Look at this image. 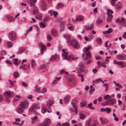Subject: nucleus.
I'll list each match as a JSON object with an SVG mask.
<instances>
[{
  "label": "nucleus",
  "instance_id": "53",
  "mask_svg": "<svg viewBox=\"0 0 126 126\" xmlns=\"http://www.w3.org/2000/svg\"><path fill=\"white\" fill-rule=\"evenodd\" d=\"M47 90V88H44L40 92V93H44L46 92Z\"/></svg>",
  "mask_w": 126,
  "mask_h": 126
},
{
  "label": "nucleus",
  "instance_id": "23",
  "mask_svg": "<svg viewBox=\"0 0 126 126\" xmlns=\"http://www.w3.org/2000/svg\"><path fill=\"white\" fill-rule=\"evenodd\" d=\"M87 105V102L84 100L82 101L80 103V106L81 107H84Z\"/></svg>",
  "mask_w": 126,
  "mask_h": 126
},
{
  "label": "nucleus",
  "instance_id": "44",
  "mask_svg": "<svg viewBox=\"0 0 126 126\" xmlns=\"http://www.w3.org/2000/svg\"><path fill=\"white\" fill-rule=\"evenodd\" d=\"M122 8V6L120 5H119L118 4H116L115 6L116 9L117 10H119Z\"/></svg>",
  "mask_w": 126,
  "mask_h": 126
},
{
  "label": "nucleus",
  "instance_id": "50",
  "mask_svg": "<svg viewBox=\"0 0 126 126\" xmlns=\"http://www.w3.org/2000/svg\"><path fill=\"white\" fill-rule=\"evenodd\" d=\"M102 79H98L93 81V83H97L99 82L100 81H101Z\"/></svg>",
  "mask_w": 126,
  "mask_h": 126
},
{
  "label": "nucleus",
  "instance_id": "55",
  "mask_svg": "<svg viewBox=\"0 0 126 126\" xmlns=\"http://www.w3.org/2000/svg\"><path fill=\"white\" fill-rule=\"evenodd\" d=\"M104 85L105 88V92H106L108 88V85L107 83L105 84Z\"/></svg>",
  "mask_w": 126,
  "mask_h": 126
},
{
  "label": "nucleus",
  "instance_id": "51",
  "mask_svg": "<svg viewBox=\"0 0 126 126\" xmlns=\"http://www.w3.org/2000/svg\"><path fill=\"white\" fill-rule=\"evenodd\" d=\"M112 31V29L111 28L107 30L106 32V33L107 34L110 33Z\"/></svg>",
  "mask_w": 126,
  "mask_h": 126
},
{
  "label": "nucleus",
  "instance_id": "31",
  "mask_svg": "<svg viewBox=\"0 0 126 126\" xmlns=\"http://www.w3.org/2000/svg\"><path fill=\"white\" fill-rule=\"evenodd\" d=\"M31 119L32 120V123H34V121H37L38 119V117L36 116H35L34 117H31Z\"/></svg>",
  "mask_w": 126,
  "mask_h": 126
},
{
  "label": "nucleus",
  "instance_id": "63",
  "mask_svg": "<svg viewBox=\"0 0 126 126\" xmlns=\"http://www.w3.org/2000/svg\"><path fill=\"white\" fill-rule=\"evenodd\" d=\"M68 29L72 31L74 30V28L73 27L71 26H70L68 27Z\"/></svg>",
  "mask_w": 126,
  "mask_h": 126
},
{
  "label": "nucleus",
  "instance_id": "18",
  "mask_svg": "<svg viewBox=\"0 0 126 126\" xmlns=\"http://www.w3.org/2000/svg\"><path fill=\"white\" fill-rule=\"evenodd\" d=\"M71 104L72 105L73 108L74 109L75 113H77V104H76L74 102L71 103Z\"/></svg>",
  "mask_w": 126,
  "mask_h": 126
},
{
  "label": "nucleus",
  "instance_id": "45",
  "mask_svg": "<svg viewBox=\"0 0 126 126\" xmlns=\"http://www.w3.org/2000/svg\"><path fill=\"white\" fill-rule=\"evenodd\" d=\"M61 77H60L59 78H58L57 77H56L55 78L56 79L55 80L53 81V84H55L57 83L56 82V81L57 80H58L59 79H61Z\"/></svg>",
  "mask_w": 126,
  "mask_h": 126
},
{
  "label": "nucleus",
  "instance_id": "22",
  "mask_svg": "<svg viewBox=\"0 0 126 126\" xmlns=\"http://www.w3.org/2000/svg\"><path fill=\"white\" fill-rule=\"evenodd\" d=\"M117 57L119 60H124L125 59V57L122 55H118L117 56Z\"/></svg>",
  "mask_w": 126,
  "mask_h": 126
},
{
  "label": "nucleus",
  "instance_id": "21",
  "mask_svg": "<svg viewBox=\"0 0 126 126\" xmlns=\"http://www.w3.org/2000/svg\"><path fill=\"white\" fill-rule=\"evenodd\" d=\"M64 37L66 39L67 42L69 43V42L70 39V35L69 34H67L64 36Z\"/></svg>",
  "mask_w": 126,
  "mask_h": 126
},
{
  "label": "nucleus",
  "instance_id": "20",
  "mask_svg": "<svg viewBox=\"0 0 126 126\" xmlns=\"http://www.w3.org/2000/svg\"><path fill=\"white\" fill-rule=\"evenodd\" d=\"M35 4L34 0H31L30 1L29 4L30 6L33 7L34 6Z\"/></svg>",
  "mask_w": 126,
  "mask_h": 126
},
{
  "label": "nucleus",
  "instance_id": "37",
  "mask_svg": "<svg viewBox=\"0 0 126 126\" xmlns=\"http://www.w3.org/2000/svg\"><path fill=\"white\" fill-rule=\"evenodd\" d=\"M35 18L37 19L42 20V16L40 14H38L36 16Z\"/></svg>",
  "mask_w": 126,
  "mask_h": 126
},
{
  "label": "nucleus",
  "instance_id": "5",
  "mask_svg": "<svg viewBox=\"0 0 126 126\" xmlns=\"http://www.w3.org/2000/svg\"><path fill=\"white\" fill-rule=\"evenodd\" d=\"M116 102V100L114 99L109 100L104 102V104L106 105L112 106L115 104Z\"/></svg>",
  "mask_w": 126,
  "mask_h": 126
},
{
  "label": "nucleus",
  "instance_id": "34",
  "mask_svg": "<svg viewBox=\"0 0 126 126\" xmlns=\"http://www.w3.org/2000/svg\"><path fill=\"white\" fill-rule=\"evenodd\" d=\"M31 66L32 68L34 67L36 65V63L34 60H32L31 63Z\"/></svg>",
  "mask_w": 126,
  "mask_h": 126
},
{
  "label": "nucleus",
  "instance_id": "43",
  "mask_svg": "<svg viewBox=\"0 0 126 126\" xmlns=\"http://www.w3.org/2000/svg\"><path fill=\"white\" fill-rule=\"evenodd\" d=\"M82 69L81 68H78L77 70V72L79 76L80 75H81V73L82 72Z\"/></svg>",
  "mask_w": 126,
  "mask_h": 126
},
{
  "label": "nucleus",
  "instance_id": "13",
  "mask_svg": "<svg viewBox=\"0 0 126 126\" xmlns=\"http://www.w3.org/2000/svg\"><path fill=\"white\" fill-rule=\"evenodd\" d=\"M43 123H45V124L48 126L51 123L50 120L48 118H46L44 120Z\"/></svg>",
  "mask_w": 126,
  "mask_h": 126
},
{
  "label": "nucleus",
  "instance_id": "16",
  "mask_svg": "<svg viewBox=\"0 0 126 126\" xmlns=\"http://www.w3.org/2000/svg\"><path fill=\"white\" fill-rule=\"evenodd\" d=\"M37 106V105L36 104H33L30 108L29 110V112H32Z\"/></svg>",
  "mask_w": 126,
  "mask_h": 126
},
{
  "label": "nucleus",
  "instance_id": "15",
  "mask_svg": "<svg viewBox=\"0 0 126 126\" xmlns=\"http://www.w3.org/2000/svg\"><path fill=\"white\" fill-rule=\"evenodd\" d=\"M84 17L82 16H79L77 17L76 19L74 21L76 22L77 21H82L83 20Z\"/></svg>",
  "mask_w": 126,
  "mask_h": 126
},
{
  "label": "nucleus",
  "instance_id": "32",
  "mask_svg": "<svg viewBox=\"0 0 126 126\" xmlns=\"http://www.w3.org/2000/svg\"><path fill=\"white\" fill-rule=\"evenodd\" d=\"M125 23V22L124 18L122 17L121 20H120L119 24L121 25H123Z\"/></svg>",
  "mask_w": 126,
  "mask_h": 126
},
{
  "label": "nucleus",
  "instance_id": "27",
  "mask_svg": "<svg viewBox=\"0 0 126 126\" xmlns=\"http://www.w3.org/2000/svg\"><path fill=\"white\" fill-rule=\"evenodd\" d=\"M23 108H20V107L19 108L17 109V112L19 113H23Z\"/></svg>",
  "mask_w": 126,
  "mask_h": 126
},
{
  "label": "nucleus",
  "instance_id": "40",
  "mask_svg": "<svg viewBox=\"0 0 126 126\" xmlns=\"http://www.w3.org/2000/svg\"><path fill=\"white\" fill-rule=\"evenodd\" d=\"M79 116L80 119L83 120L85 117V116L82 113H80L79 114Z\"/></svg>",
  "mask_w": 126,
  "mask_h": 126
},
{
  "label": "nucleus",
  "instance_id": "56",
  "mask_svg": "<svg viewBox=\"0 0 126 126\" xmlns=\"http://www.w3.org/2000/svg\"><path fill=\"white\" fill-rule=\"evenodd\" d=\"M39 26L41 28H44L45 27V24L43 23H41L39 24Z\"/></svg>",
  "mask_w": 126,
  "mask_h": 126
},
{
  "label": "nucleus",
  "instance_id": "9",
  "mask_svg": "<svg viewBox=\"0 0 126 126\" xmlns=\"http://www.w3.org/2000/svg\"><path fill=\"white\" fill-rule=\"evenodd\" d=\"M41 8L42 10L44 11L46 10L47 8V6L46 4L44 3V1H42L41 4Z\"/></svg>",
  "mask_w": 126,
  "mask_h": 126
},
{
  "label": "nucleus",
  "instance_id": "46",
  "mask_svg": "<svg viewBox=\"0 0 126 126\" xmlns=\"http://www.w3.org/2000/svg\"><path fill=\"white\" fill-rule=\"evenodd\" d=\"M91 121L90 120H88L85 123V126H91Z\"/></svg>",
  "mask_w": 126,
  "mask_h": 126
},
{
  "label": "nucleus",
  "instance_id": "14",
  "mask_svg": "<svg viewBox=\"0 0 126 126\" xmlns=\"http://www.w3.org/2000/svg\"><path fill=\"white\" fill-rule=\"evenodd\" d=\"M51 32L52 35L53 36L55 37L57 36L58 32L56 29H52Z\"/></svg>",
  "mask_w": 126,
  "mask_h": 126
},
{
  "label": "nucleus",
  "instance_id": "48",
  "mask_svg": "<svg viewBox=\"0 0 126 126\" xmlns=\"http://www.w3.org/2000/svg\"><path fill=\"white\" fill-rule=\"evenodd\" d=\"M47 39L49 41H50L52 40V37L50 34H48L47 36Z\"/></svg>",
  "mask_w": 126,
  "mask_h": 126
},
{
  "label": "nucleus",
  "instance_id": "1",
  "mask_svg": "<svg viewBox=\"0 0 126 126\" xmlns=\"http://www.w3.org/2000/svg\"><path fill=\"white\" fill-rule=\"evenodd\" d=\"M91 46H89L87 47L84 48L83 49V51L84 52H85V54L87 56L84 59L85 60H86L90 59L91 58V53L89 51V50L91 49Z\"/></svg>",
  "mask_w": 126,
  "mask_h": 126
},
{
  "label": "nucleus",
  "instance_id": "36",
  "mask_svg": "<svg viewBox=\"0 0 126 126\" xmlns=\"http://www.w3.org/2000/svg\"><path fill=\"white\" fill-rule=\"evenodd\" d=\"M53 104V101H48L47 103V106L49 107Z\"/></svg>",
  "mask_w": 126,
  "mask_h": 126
},
{
  "label": "nucleus",
  "instance_id": "35",
  "mask_svg": "<svg viewBox=\"0 0 126 126\" xmlns=\"http://www.w3.org/2000/svg\"><path fill=\"white\" fill-rule=\"evenodd\" d=\"M7 47H11L13 45V43L11 42L7 41Z\"/></svg>",
  "mask_w": 126,
  "mask_h": 126
},
{
  "label": "nucleus",
  "instance_id": "62",
  "mask_svg": "<svg viewBox=\"0 0 126 126\" xmlns=\"http://www.w3.org/2000/svg\"><path fill=\"white\" fill-rule=\"evenodd\" d=\"M80 76L81 77V81L82 82H83V81L84 80V76L83 75L81 74L79 76Z\"/></svg>",
  "mask_w": 126,
  "mask_h": 126
},
{
  "label": "nucleus",
  "instance_id": "24",
  "mask_svg": "<svg viewBox=\"0 0 126 126\" xmlns=\"http://www.w3.org/2000/svg\"><path fill=\"white\" fill-rule=\"evenodd\" d=\"M47 108L46 106H43L41 108V112L42 113L44 114L47 111Z\"/></svg>",
  "mask_w": 126,
  "mask_h": 126
},
{
  "label": "nucleus",
  "instance_id": "19",
  "mask_svg": "<svg viewBox=\"0 0 126 126\" xmlns=\"http://www.w3.org/2000/svg\"><path fill=\"white\" fill-rule=\"evenodd\" d=\"M68 53V52H63L62 54V57L63 59H65L67 58Z\"/></svg>",
  "mask_w": 126,
  "mask_h": 126
},
{
  "label": "nucleus",
  "instance_id": "28",
  "mask_svg": "<svg viewBox=\"0 0 126 126\" xmlns=\"http://www.w3.org/2000/svg\"><path fill=\"white\" fill-rule=\"evenodd\" d=\"M57 55L56 54H55L54 56H52L50 59V61L52 62L55 61L56 60L57 57Z\"/></svg>",
  "mask_w": 126,
  "mask_h": 126
},
{
  "label": "nucleus",
  "instance_id": "25",
  "mask_svg": "<svg viewBox=\"0 0 126 126\" xmlns=\"http://www.w3.org/2000/svg\"><path fill=\"white\" fill-rule=\"evenodd\" d=\"M13 61L14 64L16 65H19V63H21L20 61H18L17 59H15L13 60Z\"/></svg>",
  "mask_w": 126,
  "mask_h": 126
},
{
  "label": "nucleus",
  "instance_id": "11",
  "mask_svg": "<svg viewBox=\"0 0 126 126\" xmlns=\"http://www.w3.org/2000/svg\"><path fill=\"white\" fill-rule=\"evenodd\" d=\"M68 82L69 83L73 85L75 84L76 80L73 78H71L69 80Z\"/></svg>",
  "mask_w": 126,
  "mask_h": 126
},
{
  "label": "nucleus",
  "instance_id": "61",
  "mask_svg": "<svg viewBox=\"0 0 126 126\" xmlns=\"http://www.w3.org/2000/svg\"><path fill=\"white\" fill-rule=\"evenodd\" d=\"M38 126H47V125L45 124V123H40L38 125Z\"/></svg>",
  "mask_w": 126,
  "mask_h": 126
},
{
  "label": "nucleus",
  "instance_id": "6",
  "mask_svg": "<svg viewBox=\"0 0 126 126\" xmlns=\"http://www.w3.org/2000/svg\"><path fill=\"white\" fill-rule=\"evenodd\" d=\"M9 38L11 41L15 40L16 38V33L14 32H11L9 34Z\"/></svg>",
  "mask_w": 126,
  "mask_h": 126
},
{
  "label": "nucleus",
  "instance_id": "8",
  "mask_svg": "<svg viewBox=\"0 0 126 126\" xmlns=\"http://www.w3.org/2000/svg\"><path fill=\"white\" fill-rule=\"evenodd\" d=\"M71 99V96L69 95H67L65 96L63 99V101L65 103H67L69 102Z\"/></svg>",
  "mask_w": 126,
  "mask_h": 126
},
{
  "label": "nucleus",
  "instance_id": "41",
  "mask_svg": "<svg viewBox=\"0 0 126 126\" xmlns=\"http://www.w3.org/2000/svg\"><path fill=\"white\" fill-rule=\"evenodd\" d=\"M20 95H16L15 97L13 99V101L14 102L16 101L18 99V98L20 97Z\"/></svg>",
  "mask_w": 126,
  "mask_h": 126
},
{
  "label": "nucleus",
  "instance_id": "60",
  "mask_svg": "<svg viewBox=\"0 0 126 126\" xmlns=\"http://www.w3.org/2000/svg\"><path fill=\"white\" fill-rule=\"evenodd\" d=\"M86 107H88L89 109H91L92 110H93L94 109V108L92 107V106H91V105H89V104H88V106H86Z\"/></svg>",
  "mask_w": 126,
  "mask_h": 126
},
{
  "label": "nucleus",
  "instance_id": "59",
  "mask_svg": "<svg viewBox=\"0 0 126 126\" xmlns=\"http://www.w3.org/2000/svg\"><path fill=\"white\" fill-rule=\"evenodd\" d=\"M98 122L97 121H95L91 126H96Z\"/></svg>",
  "mask_w": 126,
  "mask_h": 126
},
{
  "label": "nucleus",
  "instance_id": "54",
  "mask_svg": "<svg viewBox=\"0 0 126 126\" xmlns=\"http://www.w3.org/2000/svg\"><path fill=\"white\" fill-rule=\"evenodd\" d=\"M22 84L24 87H27L28 86V84L26 82H23L22 83Z\"/></svg>",
  "mask_w": 126,
  "mask_h": 126
},
{
  "label": "nucleus",
  "instance_id": "47",
  "mask_svg": "<svg viewBox=\"0 0 126 126\" xmlns=\"http://www.w3.org/2000/svg\"><path fill=\"white\" fill-rule=\"evenodd\" d=\"M113 17V16H108L107 19V22H110L111 20V18Z\"/></svg>",
  "mask_w": 126,
  "mask_h": 126
},
{
  "label": "nucleus",
  "instance_id": "58",
  "mask_svg": "<svg viewBox=\"0 0 126 126\" xmlns=\"http://www.w3.org/2000/svg\"><path fill=\"white\" fill-rule=\"evenodd\" d=\"M72 55H70L69 56L68 58L67 59V60L70 61L72 60V58H71Z\"/></svg>",
  "mask_w": 126,
  "mask_h": 126
},
{
  "label": "nucleus",
  "instance_id": "26",
  "mask_svg": "<svg viewBox=\"0 0 126 126\" xmlns=\"http://www.w3.org/2000/svg\"><path fill=\"white\" fill-rule=\"evenodd\" d=\"M25 49L24 47H21L19 48V50L18 52L17 53L18 54H20L22 53L25 50Z\"/></svg>",
  "mask_w": 126,
  "mask_h": 126
},
{
  "label": "nucleus",
  "instance_id": "52",
  "mask_svg": "<svg viewBox=\"0 0 126 126\" xmlns=\"http://www.w3.org/2000/svg\"><path fill=\"white\" fill-rule=\"evenodd\" d=\"M64 6L63 4L61 3H58L57 6V8L58 9L59 8L61 7Z\"/></svg>",
  "mask_w": 126,
  "mask_h": 126
},
{
  "label": "nucleus",
  "instance_id": "3",
  "mask_svg": "<svg viewBox=\"0 0 126 126\" xmlns=\"http://www.w3.org/2000/svg\"><path fill=\"white\" fill-rule=\"evenodd\" d=\"M3 98L5 100L8 102H10L11 101L10 96L13 95L9 92H7L3 94Z\"/></svg>",
  "mask_w": 126,
  "mask_h": 126
},
{
  "label": "nucleus",
  "instance_id": "49",
  "mask_svg": "<svg viewBox=\"0 0 126 126\" xmlns=\"http://www.w3.org/2000/svg\"><path fill=\"white\" fill-rule=\"evenodd\" d=\"M13 76L14 78H17L19 76L18 73L17 72H15L14 73Z\"/></svg>",
  "mask_w": 126,
  "mask_h": 126
},
{
  "label": "nucleus",
  "instance_id": "57",
  "mask_svg": "<svg viewBox=\"0 0 126 126\" xmlns=\"http://www.w3.org/2000/svg\"><path fill=\"white\" fill-rule=\"evenodd\" d=\"M65 74V71L63 70H61L60 71V75H62L63 74Z\"/></svg>",
  "mask_w": 126,
  "mask_h": 126
},
{
  "label": "nucleus",
  "instance_id": "17",
  "mask_svg": "<svg viewBox=\"0 0 126 126\" xmlns=\"http://www.w3.org/2000/svg\"><path fill=\"white\" fill-rule=\"evenodd\" d=\"M30 66L29 65H24L20 66V67L22 69H28L29 68Z\"/></svg>",
  "mask_w": 126,
  "mask_h": 126
},
{
  "label": "nucleus",
  "instance_id": "12",
  "mask_svg": "<svg viewBox=\"0 0 126 126\" xmlns=\"http://www.w3.org/2000/svg\"><path fill=\"white\" fill-rule=\"evenodd\" d=\"M99 120L101 123L104 125L106 124L107 123V120L103 117H100Z\"/></svg>",
  "mask_w": 126,
  "mask_h": 126
},
{
  "label": "nucleus",
  "instance_id": "10",
  "mask_svg": "<svg viewBox=\"0 0 126 126\" xmlns=\"http://www.w3.org/2000/svg\"><path fill=\"white\" fill-rule=\"evenodd\" d=\"M6 16L9 21L13 22L15 20V19L14 18L10 15H7Z\"/></svg>",
  "mask_w": 126,
  "mask_h": 126
},
{
  "label": "nucleus",
  "instance_id": "38",
  "mask_svg": "<svg viewBox=\"0 0 126 126\" xmlns=\"http://www.w3.org/2000/svg\"><path fill=\"white\" fill-rule=\"evenodd\" d=\"M38 8L35 7L33 11V15H35L38 12Z\"/></svg>",
  "mask_w": 126,
  "mask_h": 126
},
{
  "label": "nucleus",
  "instance_id": "39",
  "mask_svg": "<svg viewBox=\"0 0 126 126\" xmlns=\"http://www.w3.org/2000/svg\"><path fill=\"white\" fill-rule=\"evenodd\" d=\"M112 98V97L109 95H107L104 96V99L105 100L110 99Z\"/></svg>",
  "mask_w": 126,
  "mask_h": 126
},
{
  "label": "nucleus",
  "instance_id": "2",
  "mask_svg": "<svg viewBox=\"0 0 126 126\" xmlns=\"http://www.w3.org/2000/svg\"><path fill=\"white\" fill-rule=\"evenodd\" d=\"M69 44H70L71 46L75 48L78 49L80 48V46L78 41L75 39L71 40Z\"/></svg>",
  "mask_w": 126,
  "mask_h": 126
},
{
  "label": "nucleus",
  "instance_id": "4",
  "mask_svg": "<svg viewBox=\"0 0 126 126\" xmlns=\"http://www.w3.org/2000/svg\"><path fill=\"white\" fill-rule=\"evenodd\" d=\"M29 105V103L27 100L21 102L20 103L19 105L20 108L24 109L28 108Z\"/></svg>",
  "mask_w": 126,
  "mask_h": 126
},
{
  "label": "nucleus",
  "instance_id": "64",
  "mask_svg": "<svg viewBox=\"0 0 126 126\" xmlns=\"http://www.w3.org/2000/svg\"><path fill=\"white\" fill-rule=\"evenodd\" d=\"M3 99H4V98H3V96L0 94V102L2 101Z\"/></svg>",
  "mask_w": 126,
  "mask_h": 126
},
{
  "label": "nucleus",
  "instance_id": "33",
  "mask_svg": "<svg viewBox=\"0 0 126 126\" xmlns=\"http://www.w3.org/2000/svg\"><path fill=\"white\" fill-rule=\"evenodd\" d=\"M103 20L101 18H99L96 20V23L98 25L100 24L102 22Z\"/></svg>",
  "mask_w": 126,
  "mask_h": 126
},
{
  "label": "nucleus",
  "instance_id": "29",
  "mask_svg": "<svg viewBox=\"0 0 126 126\" xmlns=\"http://www.w3.org/2000/svg\"><path fill=\"white\" fill-rule=\"evenodd\" d=\"M113 13V12L112 10L108 9L107 12V14L108 16H113L111 14Z\"/></svg>",
  "mask_w": 126,
  "mask_h": 126
},
{
  "label": "nucleus",
  "instance_id": "30",
  "mask_svg": "<svg viewBox=\"0 0 126 126\" xmlns=\"http://www.w3.org/2000/svg\"><path fill=\"white\" fill-rule=\"evenodd\" d=\"M125 64H124L122 62H119L118 64V66L122 68L125 66Z\"/></svg>",
  "mask_w": 126,
  "mask_h": 126
},
{
  "label": "nucleus",
  "instance_id": "42",
  "mask_svg": "<svg viewBox=\"0 0 126 126\" xmlns=\"http://www.w3.org/2000/svg\"><path fill=\"white\" fill-rule=\"evenodd\" d=\"M96 41L97 43L99 44H101L102 42V40L101 38H98L96 39Z\"/></svg>",
  "mask_w": 126,
  "mask_h": 126
},
{
  "label": "nucleus",
  "instance_id": "7",
  "mask_svg": "<svg viewBox=\"0 0 126 126\" xmlns=\"http://www.w3.org/2000/svg\"><path fill=\"white\" fill-rule=\"evenodd\" d=\"M39 47L41 48V54H43V52L47 48L46 46V45H44L42 43H40L39 45Z\"/></svg>",
  "mask_w": 126,
  "mask_h": 126
}]
</instances>
